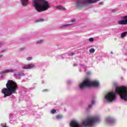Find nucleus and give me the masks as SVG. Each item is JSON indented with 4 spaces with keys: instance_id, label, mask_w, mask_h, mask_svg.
I'll list each match as a JSON object with an SVG mask.
<instances>
[{
    "instance_id": "1",
    "label": "nucleus",
    "mask_w": 127,
    "mask_h": 127,
    "mask_svg": "<svg viewBox=\"0 0 127 127\" xmlns=\"http://www.w3.org/2000/svg\"><path fill=\"white\" fill-rule=\"evenodd\" d=\"M6 87V88H4L1 90L2 94H4V98L9 97L13 94H15L17 89H18L17 83L11 80L7 81Z\"/></svg>"
},
{
    "instance_id": "2",
    "label": "nucleus",
    "mask_w": 127,
    "mask_h": 127,
    "mask_svg": "<svg viewBox=\"0 0 127 127\" xmlns=\"http://www.w3.org/2000/svg\"><path fill=\"white\" fill-rule=\"evenodd\" d=\"M34 6L38 12L46 11L50 8L49 2L46 0H34Z\"/></svg>"
},
{
    "instance_id": "3",
    "label": "nucleus",
    "mask_w": 127,
    "mask_h": 127,
    "mask_svg": "<svg viewBox=\"0 0 127 127\" xmlns=\"http://www.w3.org/2000/svg\"><path fill=\"white\" fill-rule=\"evenodd\" d=\"M99 83L97 81H92L90 79L87 78L84 79L82 82L79 85V89L83 90L85 88L88 87H98Z\"/></svg>"
},
{
    "instance_id": "4",
    "label": "nucleus",
    "mask_w": 127,
    "mask_h": 127,
    "mask_svg": "<svg viewBox=\"0 0 127 127\" xmlns=\"http://www.w3.org/2000/svg\"><path fill=\"white\" fill-rule=\"evenodd\" d=\"M100 0H78L75 4V5L79 8H85L89 5V4H92V3H95L97 1H99Z\"/></svg>"
},
{
    "instance_id": "5",
    "label": "nucleus",
    "mask_w": 127,
    "mask_h": 127,
    "mask_svg": "<svg viewBox=\"0 0 127 127\" xmlns=\"http://www.w3.org/2000/svg\"><path fill=\"white\" fill-rule=\"evenodd\" d=\"M116 92L120 94L121 98L127 102V87H117L116 88Z\"/></svg>"
},
{
    "instance_id": "6",
    "label": "nucleus",
    "mask_w": 127,
    "mask_h": 127,
    "mask_svg": "<svg viewBox=\"0 0 127 127\" xmlns=\"http://www.w3.org/2000/svg\"><path fill=\"white\" fill-rule=\"evenodd\" d=\"M99 121H100V118L98 117L88 118L86 121L82 122V125L85 127H92L94 123L96 122H99Z\"/></svg>"
},
{
    "instance_id": "7",
    "label": "nucleus",
    "mask_w": 127,
    "mask_h": 127,
    "mask_svg": "<svg viewBox=\"0 0 127 127\" xmlns=\"http://www.w3.org/2000/svg\"><path fill=\"white\" fill-rule=\"evenodd\" d=\"M117 98V95L116 92H111L106 94L105 96V99L109 102H113L115 101Z\"/></svg>"
},
{
    "instance_id": "8",
    "label": "nucleus",
    "mask_w": 127,
    "mask_h": 127,
    "mask_svg": "<svg viewBox=\"0 0 127 127\" xmlns=\"http://www.w3.org/2000/svg\"><path fill=\"white\" fill-rule=\"evenodd\" d=\"M123 19H124V20L118 21V24L120 25H124L127 24V16H124L123 17Z\"/></svg>"
},
{
    "instance_id": "9",
    "label": "nucleus",
    "mask_w": 127,
    "mask_h": 127,
    "mask_svg": "<svg viewBox=\"0 0 127 127\" xmlns=\"http://www.w3.org/2000/svg\"><path fill=\"white\" fill-rule=\"evenodd\" d=\"M70 127H81L79 122H76L75 121H71L70 123Z\"/></svg>"
},
{
    "instance_id": "10",
    "label": "nucleus",
    "mask_w": 127,
    "mask_h": 127,
    "mask_svg": "<svg viewBox=\"0 0 127 127\" xmlns=\"http://www.w3.org/2000/svg\"><path fill=\"white\" fill-rule=\"evenodd\" d=\"M14 71H15V69H6L2 71L1 72V74H6L7 73H11L12 72H14Z\"/></svg>"
},
{
    "instance_id": "11",
    "label": "nucleus",
    "mask_w": 127,
    "mask_h": 127,
    "mask_svg": "<svg viewBox=\"0 0 127 127\" xmlns=\"http://www.w3.org/2000/svg\"><path fill=\"white\" fill-rule=\"evenodd\" d=\"M32 68V64H26L24 66H22V69H31Z\"/></svg>"
},
{
    "instance_id": "12",
    "label": "nucleus",
    "mask_w": 127,
    "mask_h": 127,
    "mask_svg": "<svg viewBox=\"0 0 127 127\" xmlns=\"http://www.w3.org/2000/svg\"><path fill=\"white\" fill-rule=\"evenodd\" d=\"M21 2L23 6H25L28 3V0H21Z\"/></svg>"
},
{
    "instance_id": "13",
    "label": "nucleus",
    "mask_w": 127,
    "mask_h": 127,
    "mask_svg": "<svg viewBox=\"0 0 127 127\" xmlns=\"http://www.w3.org/2000/svg\"><path fill=\"white\" fill-rule=\"evenodd\" d=\"M56 7H57V8H59V9H62V10H66V8L61 5L57 6Z\"/></svg>"
},
{
    "instance_id": "14",
    "label": "nucleus",
    "mask_w": 127,
    "mask_h": 127,
    "mask_svg": "<svg viewBox=\"0 0 127 127\" xmlns=\"http://www.w3.org/2000/svg\"><path fill=\"white\" fill-rule=\"evenodd\" d=\"M107 121L110 123H113V122H114V119L111 117H109L107 119Z\"/></svg>"
},
{
    "instance_id": "15",
    "label": "nucleus",
    "mask_w": 127,
    "mask_h": 127,
    "mask_svg": "<svg viewBox=\"0 0 127 127\" xmlns=\"http://www.w3.org/2000/svg\"><path fill=\"white\" fill-rule=\"evenodd\" d=\"M72 25H73V24H67L64 25L61 27H67L68 26H71Z\"/></svg>"
},
{
    "instance_id": "16",
    "label": "nucleus",
    "mask_w": 127,
    "mask_h": 127,
    "mask_svg": "<svg viewBox=\"0 0 127 127\" xmlns=\"http://www.w3.org/2000/svg\"><path fill=\"white\" fill-rule=\"evenodd\" d=\"M127 32H123L122 34H121V37H126V36H127Z\"/></svg>"
},
{
    "instance_id": "17",
    "label": "nucleus",
    "mask_w": 127,
    "mask_h": 127,
    "mask_svg": "<svg viewBox=\"0 0 127 127\" xmlns=\"http://www.w3.org/2000/svg\"><path fill=\"white\" fill-rule=\"evenodd\" d=\"M62 118H63V116L62 115H59L56 116V119H57L58 120L62 119Z\"/></svg>"
},
{
    "instance_id": "18",
    "label": "nucleus",
    "mask_w": 127,
    "mask_h": 127,
    "mask_svg": "<svg viewBox=\"0 0 127 127\" xmlns=\"http://www.w3.org/2000/svg\"><path fill=\"white\" fill-rule=\"evenodd\" d=\"M42 21H44V19H43V18H40L38 20H37V22H42Z\"/></svg>"
},
{
    "instance_id": "19",
    "label": "nucleus",
    "mask_w": 127,
    "mask_h": 127,
    "mask_svg": "<svg viewBox=\"0 0 127 127\" xmlns=\"http://www.w3.org/2000/svg\"><path fill=\"white\" fill-rule=\"evenodd\" d=\"M89 52L90 53H94L95 52V49H91L90 50H89Z\"/></svg>"
},
{
    "instance_id": "20",
    "label": "nucleus",
    "mask_w": 127,
    "mask_h": 127,
    "mask_svg": "<svg viewBox=\"0 0 127 127\" xmlns=\"http://www.w3.org/2000/svg\"><path fill=\"white\" fill-rule=\"evenodd\" d=\"M89 41L90 42H93V41H94V38H90L89 39Z\"/></svg>"
},
{
    "instance_id": "21",
    "label": "nucleus",
    "mask_w": 127,
    "mask_h": 127,
    "mask_svg": "<svg viewBox=\"0 0 127 127\" xmlns=\"http://www.w3.org/2000/svg\"><path fill=\"white\" fill-rule=\"evenodd\" d=\"M52 114H55L56 113V110L55 109H53L51 111Z\"/></svg>"
},
{
    "instance_id": "22",
    "label": "nucleus",
    "mask_w": 127,
    "mask_h": 127,
    "mask_svg": "<svg viewBox=\"0 0 127 127\" xmlns=\"http://www.w3.org/2000/svg\"><path fill=\"white\" fill-rule=\"evenodd\" d=\"M73 55H74V53L73 52L68 54V56H73Z\"/></svg>"
},
{
    "instance_id": "23",
    "label": "nucleus",
    "mask_w": 127,
    "mask_h": 127,
    "mask_svg": "<svg viewBox=\"0 0 127 127\" xmlns=\"http://www.w3.org/2000/svg\"><path fill=\"white\" fill-rule=\"evenodd\" d=\"M31 59H32V58L31 57H28V58H27V60H28V61L31 60Z\"/></svg>"
},
{
    "instance_id": "24",
    "label": "nucleus",
    "mask_w": 127,
    "mask_h": 127,
    "mask_svg": "<svg viewBox=\"0 0 127 127\" xmlns=\"http://www.w3.org/2000/svg\"><path fill=\"white\" fill-rule=\"evenodd\" d=\"M37 43L38 44H40L42 43V41H39L37 42Z\"/></svg>"
},
{
    "instance_id": "25",
    "label": "nucleus",
    "mask_w": 127,
    "mask_h": 127,
    "mask_svg": "<svg viewBox=\"0 0 127 127\" xmlns=\"http://www.w3.org/2000/svg\"><path fill=\"white\" fill-rule=\"evenodd\" d=\"M43 92H48V89H44L43 90Z\"/></svg>"
},
{
    "instance_id": "26",
    "label": "nucleus",
    "mask_w": 127,
    "mask_h": 127,
    "mask_svg": "<svg viewBox=\"0 0 127 127\" xmlns=\"http://www.w3.org/2000/svg\"><path fill=\"white\" fill-rule=\"evenodd\" d=\"M71 21L72 22H75V21H76V20L75 19H72L71 20Z\"/></svg>"
},
{
    "instance_id": "27",
    "label": "nucleus",
    "mask_w": 127,
    "mask_h": 127,
    "mask_svg": "<svg viewBox=\"0 0 127 127\" xmlns=\"http://www.w3.org/2000/svg\"><path fill=\"white\" fill-rule=\"evenodd\" d=\"M95 100H93V101H92V105H94V104H95Z\"/></svg>"
},
{
    "instance_id": "28",
    "label": "nucleus",
    "mask_w": 127,
    "mask_h": 127,
    "mask_svg": "<svg viewBox=\"0 0 127 127\" xmlns=\"http://www.w3.org/2000/svg\"><path fill=\"white\" fill-rule=\"evenodd\" d=\"M89 109H91V108L92 107V105H89L88 106Z\"/></svg>"
},
{
    "instance_id": "29",
    "label": "nucleus",
    "mask_w": 127,
    "mask_h": 127,
    "mask_svg": "<svg viewBox=\"0 0 127 127\" xmlns=\"http://www.w3.org/2000/svg\"><path fill=\"white\" fill-rule=\"evenodd\" d=\"M1 127H8L6 126H1Z\"/></svg>"
},
{
    "instance_id": "30",
    "label": "nucleus",
    "mask_w": 127,
    "mask_h": 127,
    "mask_svg": "<svg viewBox=\"0 0 127 127\" xmlns=\"http://www.w3.org/2000/svg\"><path fill=\"white\" fill-rule=\"evenodd\" d=\"M1 57H2V55H0V58Z\"/></svg>"
},
{
    "instance_id": "31",
    "label": "nucleus",
    "mask_w": 127,
    "mask_h": 127,
    "mask_svg": "<svg viewBox=\"0 0 127 127\" xmlns=\"http://www.w3.org/2000/svg\"><path fill=\"white\" fill-rule=\"evenodd\" d=\"M2 44V43H0V46H1V45Z\"/></svg>"
},
{
    "instance_id": "32",
    "label": "nucleus",
    "mask_w": 127,
    "mask_h": 127,
    "mask_svg": "<svg viewBox=\"0 0 127 127\" xmlns=\"http://www.w3.org/2000/svg\"><path fill=\"white\" fill-rule=\"evenodd\" d=\"M23 49H20V51H21L22 50H23Z\"/></svg>"
},
{
    "instance_id": "33",
    "label": "nucleus",
    "mask_w": 127,
    "mask_h": 127,
    "mask_svg": "<svg viewBox=\"0 0 127 127\" xmlns=\"http://www.w3.org/2000/svg\"><path fill=\"white\" fill-rule=\"evenodd\" d=\"M33 67H34V65H32V67L33 68Z\"/></svg>"
},
{
    "instance_id": "34",
    "label": "nucleus",
    "mask_w": 127,
    "mask_h": 127,
    "mask_svg": "<svg viewBox=\"0 0 127 127\" xmlns=\"http://www.w3.org/2000/svg\"><path fill=\"white\" fill-rule=\"evenodd\" d=\"M1 52H3V51H1Z\"/></svg>"
},
{
    "instance_id": "35",
    "label": "nucleus",
    "mask_w": 127,
    "mask_h": 127,
    "mask_svg": "<svg viewBox=\"0 0 127 127\" xmlns=\"http://www.w3.org/2000/svg\"><path fill=\"white\" fill-rule=\"evenodd\" d=\"M102 4V3L100 2V4Z\"/></svg>"
}]
</instances>
